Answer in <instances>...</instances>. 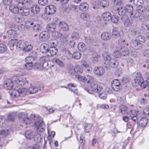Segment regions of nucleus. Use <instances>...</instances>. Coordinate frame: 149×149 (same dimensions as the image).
I'll return each instance as SVG.
<instances>
[{
	"instance_id": "f257e3e1",
	"label": "nucleus",
	"mask_w": 149,
	"mask_h": 149,
	"mask_svg": "<svg viewBox=\"0 0 149 149\" xmlns=\"http://www.w3.org/2000/svg\"><path fill=\"white\" fill-rule=\"evenodd\" d=\"M21 118L23 120V123L26 125L29 124L31 122H33L38 131L42 132L44 130V123L43 119L39 116L33 115L31 118L29 119L28 114L24 113L22 114Z\"/></svg>"
},
{
	"instance_id": "f03ea898",
	"label": "nucleus",
	"mask_w": 149,
	"mask_h": 149,
	"mask_svg": "<svg viewBox=\"0 0 149 149\" xmlns=\"http://www.w3.org/2000/svg\"><path fill=\"white\" fill-rule=\"evenodd\" d=\"M4 86L7 89L9 90L10 95L15 98H18L19 96H23L27 91V89L26 88H20L18 90L12 89L13 84L12 80L10 79L6 80Z\"/></svg>"
},
{
	"instance_id": "7ed1b4c3",
	"label": "nucleus",
	"mask_w": 149,
	"mask_h": 149,
	"mask_svg": "<svg viewBox=\"0 0 149 149\" xmlns=\"http://www.w3.org/2000/svg\"><path fill=\"white\" fill-rule=\"evenodd\" d=\"M91 88L92 91L89 90L88 88L85 89L86 91L89 94H93V92L95 93H99L103 91V89L101 86L99 85L98 83H94L91 85Z\"/></svg>"
},
{
	"instance_id": "20e7f679",
	"label": "nucleus",
	"mask_w": 149,
	"mask_h": 149,
	"mask_svg": "<svg viewBox=\"0 0 149 149\" xmlns=\"http://www.w3.org/2000/svg\"><path fill=\"white\" fill-rule=\"evenodd\" d=\"M25 135L28 139H31L32 138H37L38 139H40V135L38 133H34L30 130H27L25 132Z\"/></svg>"
},
{
	"instance_id": "39448f33",
	"label": "nucleus",
	"mask_w": 149,
	"mask_h": 149,
	"mask_svg": "<svg viewBox=\"0 0 149 149\" xmlns=\"http://www.w3.org/2000/svg\"><path fill=\"white\" fill-rule=\"evenodd\" d=\"M143 81V78L140 73H137L135 75V78L132 81L133 86L136 87L140 85L141 82Z\"/></svg>"
},
{
	"instance_id": "423d86ee",
	"label": "nucleus",
	"mask_w": 149,
	"mask_h": 149,
	"mask_svg": "<svg viewBox=\"0 0 149 149\" xmlns=\"http://www.w3.org/2000/svg\"><path fill=\"white\" fill-rule=\"evenodd\" d=\"M56 21L58 24L59 28L62 31H66L69 29V26L66 22L64 21L60 22L57 18L55 19Z\"/></svg>"
},
{
	"instance_id": "0eeeda50",
	"label": "nucleus",
	"mask_w": 149,
	"mask_h": 149,
	"mask_svg": "<svg viewBox=\"0 0 149 149\" xmlns=\"http://www.w3.org/2000/svg\"><path fill=\"white\" fill-rule=\"evenodd\" d=\"M142 12H143L141 11V9H137L136 10H133L128 14L132 20H135L138 18L139 13Z\"/></svg>"
},
{
	"instance_id": "6e6552de",
	"label": "nucleus",
	"mask_w": 149,
	"mask_h": 149,
	"mask_svg": "<svg viewBox=\"0 0 149 149\" xmlns=\"http://www.w3.org/2000/svg\"><path fill=\"white\" fill-rule=\"evenodd\" d=\"M111 84L112 88L116 91H119L121 88L120 83L118 79L113 80L112 81Z\"/></svg>"
},
{
	"instance_id": "1a4fd4ad",
	"label": "nucleus",
	"mask_w": 149,
	"mask_h": 149,
	"mask_svg": "<svg viewBox=\"0 0 149 149\" xmlns=\"http://www.w3.org/2000/svg\"><path fill=\"white\" fill-rule=\"evenodd\" d=\"M130 45L134 49L136 50L140 49L142 47V44L137 40H132L130 43Z\"/></svg>"
},
{
	"instance_id": "9d476101",
	"label": "nucleus",
	"mask_w": 149,
	"mask_h": 149,
	"mask_svg": "<svg viewBox=\"0 0 149 149\" xmlns=\"http://www.w3.org/2000/svg\"><path fill=\"white\" fill-rule=\"evenodd\" d=\"M56 10V7L54 5H50L45 8V13L48 15L53 14Z\"/></svg>"
},
{
	"instance_id": "9b49d317",
	"label": "nucleus",
	"mask_w": 149,
	"mask_h": 149,
	"mask_svg": "<svg viewBox=\"0 0 149 149\" xmlns=\"http://www.w3.org/2000/svg\"><path fill=\"white\" fill-rule=\"evenodd\" d=\"M103 57L104 61V63L106 67H108L111 60L112 59L108 52L104 53L103 54Z\"/></svg>"
},
{
	"instance_id": "f8f14e48",
	"label": "nucleus",
	"mask_w": 149,
	"mask_h": 149,
	"mask_svg": "<svg viewBox=\"0 0 149 149\" xmlns=\"http://www.w3.org/2000/svg\"><path fill=\"white\" fill-rule=\"evenodd\" d=\"M49 34L47 32H42L39 35V39L41 41H46L49 39Z\"/></svg>"
},
{
	"instance_id": "ddd939ff",
	"label": "nucleus",
	"mask_w": 149,
	"mask_h": 149,
	"mask_svg": "<svg viewBox=\"0 0 149 149\" xmlns=\"http://www.w3.org/2000/svg\"><path fill=\"white\" fill-rule=\"evenodd\" d=\"M26 44L24 41L20 40L18 42L17 41L16 47L18 50L24 51V49L26 47Z\"/></svg>"
},
{
	"instance_id": "4468645a",
	"label": "nucleus",
	"mask_w": 149,
	"mask_h": 149,
	"mask_svg": "<svg viewBox=\"0 0 149 149\" xmlns=\"http://www.w3.org/2000/svg\"><path fill=\"white\" fill-rule=\"evenodd\" d=\"M31 11L34 14L39 13L40 10L39 6L34 3L33 2L31 4Z\"/></svg>"
},
{
	"instance_id": "2eb2a0df",
	"label": "nucleus",
	"mask_w": 149,
	"mask_h": 149,
	"mask_svg": "<svg viewBox=\"0 0 149 149\" xmlns=\"http://www.w3.org/2000/svg\"><path fill=\"white\" fill-rule=\"evenodd\" d=\"M57 52V49L55 47H53L49 49L47 52V55L48 56H52L56 55Z\"/></svg>"
},
{
	"instance_id": "dca6fc26",
	"label": "nucleus",
	"mask_w": 149,
	"mask_h": 149,
	"mask_svg": "<svg viewBox=\"0 0 149 149\" xmlns=\"http://www.w3.org/2000/svg\"><path fill=\"white\" fill-rule=\"evenodd\" d=\"M94 70L95 74L97 75H101L104 72V70L102 67H95Z\"/></svg>"
},
{
	"instance_id": "f3484780",
	"label": "nucleus",
	"mask_w": 149,
	"mask_h": 149,
	"mask_svg": "<svg viewBox=\"0 0 149 149\" xmlns=\"http://www.w3.org/2000/svg\"><path fill=\"white\" fill-rule=\"evenodd\" d=\"M144 3L143 0H134V4L137 7L140 8L139 9H141V11L143 12L144 10V8L142 6Z\"/></svg>"
},
{
	"instance_id": "a211bd4d",
	"label": "nucleus",
	"mask_w": 149,
	"mask_h": 149,
	"mask_svg": "<svg viewBox=\"0 0 149 149\" xmlns=\"http://www.w3.org/2000/svg\"><path fill=\"white\" fill-rule=\"evenodd\" d=\"M58 24L57 22H55L54 23L49 24L47 26V28L49 32H54L55 31L56 28V25Z\"/></svg>"
},
{
	"instance_id": "6ab92c4d",
	"label": "nucleus",
	"mask_w": 149,
	"mask_h": 149,
	"mask_svg": "<svg viewBox=\"0 0 149 149\" xmlns=\"http://www.w3.org/2000/svg\"><path fill=\"white\" fill-rule=\"evenodd\" d=\"M111 33L107 32L103 33L101 35V38L104 40H109L111 39Z\"/></svg>"
},
{
	"instance_id": "aec40b11",
	"label": "nucleus",
	"mask_w": 149,
	"mask_h": 149,
	"mask_svg": "<svg viewBox=\"0 0 149 149\" xmlns=\"http://www.w3.org/2000/svg\"><path fill=\"white\" fill-rule=\"evenodd\" d=\"M79 38V34L75 32L72 33L71 36V38L73 40L70 41V42L71 45V46H72L74 47V45L75 44V42L74 41V40H77Z\"/></svg>"
},
{
	"instance_id": "412c9836",
	"label": "nucleus",
	"mask_w": 149,
	"mask_h": 149,
	"mask_svg": "<svg viewBox=\"0 0 149 149\" xmlns=\"http://www.w3.org/2000/svg\"><path fill=\"white\" fill-rule=\"evenodd\" d=\"M15 81L18 84L21 86L24 85L26 82V78L25 77H19Z\"/></svg>"
},
{
	"instance_id": "4be33fe9",
	"label": "nucleus",
	"mask_w": 149,
	"mask_h": 149,
	"mask_svg": "<svg viewBox=\"0 0 149 149\" xmlns=\"http://www.w3.org/2000/svg\"><path fill=\"white\" fill-rule=\"evenodd\" d=\"M102 17L104 20L108 21L111 19V15L110 13L108 12H105L102 14Z\"/></svg>"
},
{
	"instance_id": "5701e85b",
	"label": "nucleus",
	"mask_w": 149,
	"mask_h": 149,
	"mask_svg": "<svg viewBox=\"0 0 149 149\" xmlns=\"http://www.w3.org/2000/svg\"><path fill=\"white\" fill-rule=\"evenodd\" d=\"M119 109L121 113L123 114H128L129 113L128 108L125 105H121L119 107Z\"/></svg>"
},
{
	"instance_id": "b1692460",
	"label": "nucleus",
	"mask_w": 149,
	"mask_h": 149,
	"mask_svg": "<svg viewBox=\"0 0 149 149\" xmlns=\"http://www.w3.org/2000/svg\"><path fill=\"white\" fill-rule=\"evenodd\" d=\"M118 61L116 59L112 58L111 60L108 67L110 66L113 68H116L118 66Z\"/></svg>"
},
{
	"instance_id": "393cba45",
	"label": "nucleus",
	"mask_w": 149,
	"mask_h": 149,
	"mask_svg": "<svg viewBox=\"0 0 149 149\" xmlns=\"http://www.w3.org/2000/svg\"><path fill=\"white\" fill-rule=\"evenodd\" d=\"M10 10L13 13H17L19 12V10L17 6L15 4H12L9 6Z\"/></svg>"
},
{
	"instance_id": "a878e982",
	"label": "nucleus",
	"mask_w": 149,
	"mask_h": 149,
	"mask_svg": "<svg viewBox=\"0 0 149 149\" xmlns=\"http://www.w3.org/2000/svg\"><path fill=\"white\" fill-rule=\"evenodd\" d=\"M120 52L121 55L125 56L128 55L129 53L128 49L126 47H123L120 48Z\"/></svg>"
},
{
	"instance_id": "bb28decb",
	"label": "nucleus",
	"mask_w": 149,
	"mask_h": 149,
	"mask_svg": "<svg viewBox=\"0 0 149 149\" xmlns=\"http://www.w3.org/2000/svg\"><path fill=\"white\" fill-rule=\"evenodd\" d=\"M88 5L86 3H81L79 6V9L82 11L87 10L88 8Z\"/></svg>"
},
{
	"instance_id": "cd10ccee",
	"label": "nucleus",
	"mask_w": 149,
	"mask_h": 149,
	"mask_svg": "<svg viewBox=\"0 0 149 149\" xmlns=\"http://www.w3.org/2000/svg\"><path fill=\"white\" fill-rule=\"evenodd\" d=\"M78 50L82 52H85L86 49V45L83 43L80 42L77 45Z\"/></svg>"
},
{
	"instance_id": "c85d7f7f",
	"label": "nucleus",
	"mask_w": 149,
	"mask_h": 149,
	"mask_svg": "<svg viewBox=\"0 0 149 149\" xmlns=\"http://www.w3.org/2000/svg\"><path fill=\"white\" fill-rule=\"evenodd\" d=\"M8 36L10 38H14L17 36L16 32L14 30L10 29L7 32Z\"/></svg>"
},
{
	"instance_id": "c756f323",
	"label": "nucleus",
	"mask_w": 149,
	"mask_h": 149,
	"mask_svg": "<svg viewBox=\"0 0 149 149\" xmlns=\"http://www.w3.org/2000/svg\"><path fill=\"white\" fill-rule=\"evenodd\" d=\"M85 41L88 44H92L95 45L96 42L95 40L89 36H87L85 38Z\"/></svg>"
},
{
	"instance_id": "7c9ffc66",
	"label": "nucleus",
	"mask_w": 149,
	"mask_h": 149,
	"mask_svg": "<svg viewBox=\"0 0 149 149\" xmlns=\"http://www.w3.org/2000/svg\"><path fill=\"white\" fill-rule=\"evenodd\" d=\"M123 20L124 25L126 27H129L131 26L133 23L132 20L128 18Z\"/></svg>"
},
{
	"instance_id": "2f4dec72",
	"label": "nucleus",
	"mask_w": 149,
	"mask_h": 149,
	"mask_svg": "<svg viewBox=\"0 0 149 149\" xmlns=\"http://www.w3.org/2000/svg\"><path fill=\"white\" fill-rule=\"evenodd\" d=\"M117 11H118V14L120 15H124L126 13L125 8L124 7L118 8L117 9Z\"/></svg>"
},
{
	"instance_id": "473e14b6",
	"label": "nucleus",
	"mask_w": 149,
	"mask_h": 149,
	"mask_svg": "<svg viewBox=\"0 0 149 149\" xmlns=\"http://www.w3.org/2000/svg\"><path fill=\"white\" fill-rule=\"evenodd\" d=\"M148 122V119L146 118H142L139 121V124L143 127H145L147 125Z\"/></svg>"
},
{
	"instance_id": "72a5a7b5",
	"label": "nucleus",
	"mask_w": 149,
	"mask_h": 149,
	"mask_svg": "<svg viewBox=\"0 0 149 149\" xmlns=\"http://www.w3.org/2000/svg\"><path fill=\"white\" fill-rule=\"evenodd\" d=\"M74 72L77 73H81L83 72V70L81 66L77 65L74 68Z\"/></svg>"
},
{
	"instance_id": "f704fd0d",
	"label": "nucleus",
	"mask_w": 149,
	"mask_h": 149,
	"mask_svg": "<svg viewBox=\"0 0 149 149\" xmlns=\"http://www.w3.org/2000/svg\"><path fill=\"white\" fill-rule=\"evenodd\" d=\"M54 62L59 66L61 68H64L65 66V64L64 62L59 59L56 58L54 59Z\"/></svg>"
},
{
	"instance_id": "c9c22d12",
	"label": "nucleus",
	"mask_w": 149,
	"mask_h": 149,
	"mask_svg": "<svg viewBox=\"0 0 149 149\" xmlns=\"http://www.w3.org/2000/svg\"><path fill=\"white\" fill-rule=\"evenodd\" d=\"M64 54L68 58L70 59L72 57V54L70 53V51L67 49H65L63 50Z\"/></svg>"
},
{
	"instance_id": "e433bc0d",
	"label": "nucleus",
	"mask_w": 149,
	"mask_h": 149,
	"mask_svg": "<svg viewBox=\"0 0 149 149\" xmlns=\"http://www.w3.org/2000/svg\"><path fill=\"white\" fill-rule=\"evenodd\" d=\"M81 19L85 20H87L89 19V15L88 13H83L81 14L80 15Z\"/></svg>"
},
{
	"instance_id": "4c0bfd02",
	"label": "nucleus",
	"mask_w": 149,
	"mask_h": 149,
	"mask_svg": "<svg viewBox=\"0 0 149 149\" xmlns=\"http://www.w3.org/2000/svg\"><path fill=\"white\" fill-rule=\"evenodd\" d=\"M112 35L114 37L117 38L120 35V32L118 29L116 28H114L112 31Z\"/></svg>"
},
{
	"instance_id": "58836bf2",
	"label": "nucleus",
	"mask_w": 149,
	"mask_h": 149,
	"mask_svg": "<svg viewBox=\"0 0 149 149\" xmlns=\"http://www.w3.org/2000/svg\"><path fill=\"white\" fill-rule=\"evenodd\" d=\"M126 11V13L129 14L133 11V7L132 5L128 4L125 6V7Z\"/></svg>"
},
{
	"instance_id": "ea45409f",
	"label": "nucleus",
	"mask_w": 149,
	"mask_h": 149,
	"mask_svg": "<svg viewBox=\"0 0 149 149\" xmlns=\"http://www.w3.org/2000/svg\"><path fill=\"white\" fill-rule=\"evenodd\" d=\"M17 40L16 39H11L8 42V45L10 47H13L15 45L16 46Z\"/></svg>"
},
{
	"instance_id": "a19ab883",
	"label": "nucleus",
	"mask_w": 149,
	"mask_h": 149,
	"mask_svg": "<svg viewBox=\"0 0 149 149\" xmlns=\"http://www.w3.org/2000/svg\"><path fill=\"white\" fill-rule=\"evenodd\" d=\"M30 94H34L38 91V88L37 87L31 86L29 89Z\"/></svg>"
},
{
	"instance_id": "79ce46f5",
	"label": "nucleus",
	"mask_w": 149,
	"mask_h": 149,
	"mask_svg": "<svg viewBox=\"0 0 149 149\" xmlns=\"http://www.w3.org/2000/svg\"><path fill=\"white\" fill-rule=\"evenodd\" d=\"M109 5V2L107 0H101L100 5L102 7H107Z\"/></svg>"
},
{
	"instance_id": "37998d69",
	"label": "nucleus",
	"mask_w": 149,
	"mask_h": 149,
	"mask_svg": "<svg viewBox=\"0 0 149 149\" xmlns=\"http://www.w3.org/2000/svg\"><path fill=\"white\" fill-rule=\"evenodd\" d=\"M92 125L91 124L85 123L84 126L85 131L86 132H89L91 130Z\"/></svg>"
},
{
	"instance_id": "c03bdc74",
	"label": "nucleus",
	"mask_w": 149,
	"mask_h": 149,
	"mask_svg": "<svg viewBox=\"0 0 149 149\" xmlns=\"http://www.w3.org/2000/svg\"><path fill=\"white\" fill-rule=\"evenodd\" d=\"M14 19L15 21L18 23H21L23 20V16L22 15H16Z\"/></svg>"
},
{
	"instance_id": "a18cd8bd",
	"label": "nucleus",
	"mask_w": 149,
	"mask_h": 149,
	"mask_svg": "<svg viewBox=\"0 0 149 149\" xmlns=\"http://www.w3.org/2000/svg\"><path fill=\"white\" fill-rule=\"evenodd\" d=\"M140 84V86L142 88H146L149 84V82L147 81L146 79L145 80L143 79V81L141 82Z\"/></svg>"
},
{
	"instance_id": "49530a36",
	"label": "nucleus",
	"mask_w": 149,
	"mask_h": 149,
	"mask_svg": "<svg viewBox=\"0 0 149 149\" xmlns=\"http://www.w3.org/2000/svg\"><path fill=\"white\" fill-rule=\"evenodd\" d=\"M81 54L78 52H74L72 55L74 59L77 60L80 59L81 57Z\"/></svg>"
},
{
	"instance_id": "de8ad7c7",
	"label": "nucleus",
	"mask_w": 149,
	"mask_h": 149,
	"mask_svg": "<svg viewBox=\"0 0 149 149\" xmlns=\"http://www.w3.org/2000/svg\"><path fill=\"white\" fill-rule=\"evenodd\" d=\"M40 49L43 53H46L47 54L49 49L47 48V45L44 44L41 45Z\"/></svg>"
},
{
	"instance_id": "09e8293b",
	"label": "nucleus",
	"mask_w": 149,
	"mask_h": 149,
	"mask_svg": "<svg viewBox=\"0 0 149 149\" xmlns=\"http://www.w3.org/2000/svg\"><path fill=\"white\" fill-rule=\"evenodd\" d=\"M52 36L55 38H59L62 37V34L58 31H55L53 32Z\"/></svg>"
},
{
	"instance_id": "8fccbe9b",
	"label": "nucleus",
	"mask_w": 149,
	"mask_h": 149,
	"mask_svg": "<svg viewBox=\"0 0 149 149\" xmlns=\"http://www.w3.org/2000/svg\"><path fill=\"white\" fill-rule=\"evenodd\" d=\"M35 68L38 70H42L43 69V65L40 63L38 62L35 65Z\"/></svg>"
},
{
	"instance_id": "3c124183",
	"label": "nucleus",
	"mask_w": 149,
	"mask_h": 149,
	"mask_svg": "<svg viewBox=\"0 0 149 149\" xmlns=\"http://www.w3.org/2000/svg\"><path fill=\"white\" fill-rule=\"evenodd\" d=\"M94 79L93 77L89 75H87L86 78V81H87L88 83H90L93 84V83L94 82Z\"/></svg>"
},
{
	"instance_id": "603ef678",
	"label": "nucleus",
	"mask_w": 149,
	"mask_h": 149,
	"mask_svg": "<svg viewBox=\"0 0 149 149\" xmlns=\"http://www.w3.org/2000/svg\"><path fill=\"white\" fill-rule=\"evenodd\" d=\"M102 91L99 92V97L102 99H105L107 97V93L106 91L102 92Z\"/></svg>"
},
{
	"instance_id": "864d4df0",
	"label": "nucleus",
	"mask_w": 149,
	"mask_h": 149,
	"mask_svg": "<svg viewBox=\"0 0 149 149\" xmlns=\"http://www.w3.org/2000/svg\"><path fill=\"white\" fill-rule=\"evenodd\" d=\"M20 13H21L23 15L26 16L29 15L30 13V11L29 9H22V10L19 12Z\"/></svg>"
},
{
	"instance_id": "5fc2aeb1",
	"label": "nucleus",
	"mask_w": 149,
	"mask_h": 149,
	"mask_svg": "<svg viewBox=\"0 0 149 149\" xmlns=\"http://www.w3.org/2000/svg\"><path fill=\"white\" fill-rule=\"evenodd\" d=\"M7 49L6 46L4 44L0 43V53H3L5 52Z\"/></svg>"
},
{
	"instance_id": "6e6d98bb",
	"label": "nucleus",
	"mask_w": 149,
	"mask_h": 149,
	"mask_svg": "<svg viewBox=\"0 0 149 149\" xmlns=\"http://www.w3.org/2000/svg\"><path fill=\"white\" fill-rule=\"evenodd\" d=\"M26 63L24 64V67L28 70H30L33 68V63H30L26 62Z\"/></svg>"
},
{
	"instance_id": "4d7b16f0",
	"label": "nucleus",
	"mask_w": 149,
	"mask_h": 149,
	"mask_svg": "<svg viewBox=\"0 0 149 149\" xmlns=\"http://www.w3.org/2000/svg\"><path fill=\"white\" fill-rule=\"evenodd\" d=\"M49 60V58L47 56H43L40 59V63L43 65L44 63L46 61H48Z\"/></svg>"
},
{
	"instance_id": "13d9d810",
	"label": "nucleus",
	"mask_w": 149,
	"mask_h": 149,
	"mask_svg": "<svg viewBox=\"0 0 149 149\" xmlns=\"http://www.w3.org/2000/svg\"><path fill=\"white\" fill-rule=\"evenodd\" d=\"M34 60V58L31 56H29L26 57L25 59V61L26 62L30 63H33Z\"/></svg>"
},
{
	"instance_id": "bf43d9fd",
	"label": "nucleus",
	"mask_w": 149,
	"mask_h": 149,
	"mask_svg": "<svg viewBox=\"0 0 149 149\" xmlns=\"http://www.w3.org/2000/svg\"><path fill=\"white\" fill-rule=\"evenodd\" d=\"M141 29L144 32L145 31H146L147 32H149V28L147 25L146 24L143 23L142 24Z\"/></svg>"
},
{
	"instance_id": "052dcab7",
	"label": "nucleus",
	"mask_w": 149,
	"mask_h": 149,
	"mask_svg": "<svg viewBox=\"0 0 149 149\" xmlns=\"http://www.w3.org/2000/svg\"><path fill=\"white\" fill-rule=\"evenodd\" d=\"M143 56L146 58H149V49H144L143 52Z\"/></svg>"
},
{
	"instance_id": "680f3d73",
	"label": "nucleus",
	"mask_w": 149,
	"mask_h": 149,
	"mask_svg": "<svg viewBox=\"0 0 149 149\" xmlns=\"http://www.w3.org/2000/svg\"><path fill=\"white\" fill-rule=\"evenodd\" d=\"M146 38L143 36H138L136 38V40H138V41L144 43L146 41Z\"/></svg>"
},
{
	"instance_id": "e2e57ef3",
	"label": "nucleus",
	"mask_w": 149,
	"mask_h": 149,
	"mask_svg": "<svg viewBox=\"0 0 149 149\" xmlns=\"http://www.w3.org/2000/svg\"><path fill=\"white\" fill-rule=\"evenodd\" d=\"M76 78L80 81L85 82L86 81V78L82 76L81 75H77L76 76Z\"/></svg>"
},
{
	"instance_id": "0e129e2a",
	"label": "nucleus",
	"mask_w": 149,
	"mask_h": 149,
	"mask_svg": "<svg viewBox=\"0 0 149 149\" xmlns=\"http://www.w3.org/2000/svg\"><path fill=\"white\" fill-rule=\"evenodd\" d=\"M23 4L24 3L23 2H19L18 3L17 5H16L19 9V12L22 10V9L24 8Z\"/></svg>"
},
{
	"instance_id": "69168bd1",
	"label": "nucleus",
	"mask_w": 149,
	"mask_h": 149,
	"mask_svg": "<svg viewBox=\"0 0 149 149\" xmlns=\"http://www.w3.org/2000/svg\"><path fill=\"white\" fill-rule=\"evenodd\" d=\"M137 29L135 28H130V33L132 35L135 36L136 34Z\"/></svg>"
},
{
	"instance_id": "338daca9",
	"label": "nucleus",
	"mask_w": 149,
	"mask_h": 149,
	"mask_svg": "<svg viewBox=\"0 0 149 149\" xmlns=\"http://www.w3.org/2000/svg\"><path fill=\"white\" fill-rule=\"evenodd\" d=\"M33 29L35 31H38L41 30V27L39 24H37L34 26Z\"/></svg>"
},
{
	"instance_id": "774afa93",
	"label": "nucleus",
	"mask_w": 149,
	"mask_h": 149,
	"mask_svg": "<svg viewBox=\"0 0 149 149\" xmlns=\"http://www.w3.org/2000/svg\"><path fill=\"white\" fill-rule=\"evenodd\" d=\"M144 115L146 116H149V107H146L143 110V111Z\"/></svg>"
}]
</instances>
